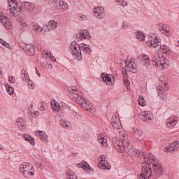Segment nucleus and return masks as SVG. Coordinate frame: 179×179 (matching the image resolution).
Wrapping results in <instances>:
<instances>
[{
	"label": "nucleus",
	"instance_id": "nucleus-1",
	"mask_svg": "<svg viewBox=\"0 0 179 179\" xmlns=\"http://www.w3.org/2000/svg\"><path fill=\"white\" fill-rule=\"evenodd\" d=\"M112 143L114 148L117 150L119 153H124L127 152L129 156L131 157H136L139 150H136L134 148H129V141L126 138H122V140L118 138H113Z\"/></svg>",
	"mask_w": 179,
	"mask_h": 179
},
{
	"label": "nucleus",
	"instance_id": "nucleus-2",
	"mask_svg": "<svg viewBox=\"0 0 179 179\" xmlns=\"http://www.w3.org/2000/svg\"><path fill=\"white\" fill-rule=\"evenodd\" d=\"M150 37H152L153 39H150V42H148V45L150 47H152L153 48H156V47H159L161 52L163 54H170L171 52V49L170 47L167 46L166 45H160V42L159 39L155 35V34H150Z\"/></svg>",
	"mask_w": 179,
	"mask_h": 179
},
{
	"label": "nucleus",
	"instance_id": "nucleus-3",
	"mask_svg": "<svg viewBox=\"0 0 179 179\" xmlns=\"http://www.w3.org/2000/svg\"><path fill=\"white\" fill-rule=\"evenodd\" d=\"M20 171L26 178H31L34 176V167L29 162H24L20 165Z\"/></svg>",
	"mask_w": 179,
	"mask_h": 179
},
{
	"label": "nucleus",
	"instance_id": "nucleus-4",
	"mask_svg": "<svg viewBox=\"0 0 179 179\" xmlns=\"http://www.w3.org/2000/svg\"><path fill=\"white\" fill-rule=\"evenodd\" d=\"M69 48L71 55L74 57L76 61H82V59H83V57H82V45L73 41L70 44Z\"/></svg>",
	"mask_w": 179,
	"mask_h": 179
},
{
	"label": "nucleus",
	"instance_id": "nucleus-5",
	"mask_svg": "<svg viewBox=\"0 0 179 179\" xmlns=\"http://www.w3.org/2000/svg\"><path fill=\"white\" fill-rule=\"evenodd\" d=\"M43 2H46L50 6H55L59 12L64 13L67 10L69 6L68 3L64 0H59L57 2V0H43Z\"/></svg>",
	"mask_w": 179,
	"mask_h": 179
},
{
	"label": "nucleus",
	"instance_id": "nucleus-6",
	"mask_svg": "<svg viewBox=\"0 0 179 179\" xmlns=\"http://www.w3.org/2000/svg\"><path fill=\"white\" fill-rule=\"evenodd\" d=\"M8 6L10 13L15 17H17L22 13V10H23L22 3H18L16 0H9Z\"/></svg>",
	"mask_w": 179,
	"mask_h": 179
},
{
	"label": "nucleus",
	"instance_id": "nucleus-7",
	"mask_svg": "<svg viewBox=\"0 0 179 179\" xmlns=\"http://www.w3.org/2000/svg\"><path fill=\"white\" fill-rule=\"evenodd\" d=\"M152 159H147V162H143L141 164V175L144 176L147 178L152 177Z\"/></svg>",
	"mask_w": 179,
	"mask_h": 179
},
{
	"label": "nucleus",
	"instance_id": "nucleus-8",
	"mask_svg": "<svg viewBox=\"0 0 179 179\" xmlns=\"http://www.w3.org/2000/svg\"><path fill=\"white\" fill-rule=\"evenodd\" d=\"M152 65L154 66H158L159 68L162 67V68H168L169 64H167V59L164 58V57L159 55H155L152 57Z\"/></svg>",
	"mask_w": 179,
	"mask_h": 179
},
{
	"label": "nucleus",
	"instance_id": "nucleus-9",
	"mask_svg": "<svg viewBox=\"0 0 179 179\" xmlns=\"http://www.w3.org/2000/svg\"><path fill=\"white\" fill-rule=\"evenodd\" d=\"M68 92H69V97L73 100V101H76L81 96L83 93L79 91L76 87L73 86L68 88Z\"/></svg>",
	"mask_w": 179,
	"mask_h": 179
},
{
	"label": "nucleus",
	"instance_id": "nucleus-10",
	"mask_svg": "<svg viewBox=\"0 0 179 179\" xmlns=\"http://www.w3.org/2000/svg\"><path fill=\"white\" fill-rule=\"evenodd\" d=\"M164 83V87L159 85L158 87H157L156 89L160 99H162L163 101H166L167 100V92H166V90H169V87L167 85V83Z\"/></svg>",
	"mask_w": 179,
	"mask_h": 179
},
{
	"label": "nucleus",
	"instance_id": "nucleus-11",
	"mask_svg": "<svg viewBox=\"0 0 179 179\" xmlns=\"http://www.w3.org/2000/svg\"><path fill=\"white\" fill-rule=\"evenodd\" d=\"M151 164L156 177L163 176V166L162 164L155 162V158L152 159Z\"/></svg>",
	"mask_w": 179,
	"mask_h": 179
},
{
	"label": "nucleus",
	"instance_id": "nucleus-12",
	"mask_svg": "<svg viewBox=\"0 0 179 179\" xmlns=\"http://www.w3.org/2000/svg\"><path fill=\"white\" fill-rule=\"evenodd\" d=\"M99 160L100 162L98 163L99 169L102 170H111V165L107 162V156L101 155Z\"/></svg>",
	"mask_w": 179,
	"mask_h": 179
},
{
	"label": "nucleus",
	"instance_id": "nucleus-13",
	"mask_svg": "<svg viewBox=\"0 0 179 179\" xmlns=\"http://www.w3.org/2000/svg\"><path fill=\"white\" fill-rule=\"evenodd\" d=\"M32 30L36 34H41V36H45L47 34V29H44V28L40 26L37 22H34L32 24Z\"/></svg>",
	"mask_w": 179,
	"mask_h": 179
},
{
	"label": "nucleus",
	"instance_id": "nucleus-14",
	"mask_svg": "<svg viewBox=\"0 0 179 179\" xmlns=\"http://www.w3.org/2000/svg\"><path fill=\"white\" fill-rule=\"evenodd\" d=\"M76 38H78V41H80L81 40H90L92 38V36H90V34L87 30H80L77 34H76Z\"/></svg>",
	"mask_w": 179,
	"mask_h": 179
},
{
	"label": "nucleus",
	"instance_id": "nucleus-15",
	"mask_svg": "<svg viewBox=\"0 0 179 179\" xmlns=\"http://www.w3.org/2000/svg\"><path fill=\"white\" fill-rule=\"evenodd\" d=\"M126 66L127 67L129 72H131V73H136L138 72V68L136 63L135 62V59H131Z\"/></svg>",
	"mask_w": 179,
	"mask_h": 179
},
{
	"label": "nucleus",
	"instance_id": "nucleus-16",
	"mask_svg": "<svg viewBox=\"0 0 179 179\" xmlns=\"http://www.w3.org/2000/svg\"><path fill=\"white\" fill-rule=\"evenodd\" d=\"M23 50L24 51H25L27 55H29V57H33V55H34V53L36 52L33 44L24 43Z\"/></svg>",
	"mask_w": 179,
	"mask_h": 179
},
{
	"label": "nucleus",
	"instance_id": "nucleus-17",
	"mask_svg": "<svg viewBox=\"0 0 179 179\" xmlns=\"http://www.w3.org/2000/svg\"><path fill=\"white\" fill-rule=\"evenodd\" d=\"M22 10H27V12H33L36 9V6L34 3L24 1L21 3Z\"/></svg>",
	"mask_w": 179,
	"mask_h": 179
},
{
	"label": "nucleus",
	"instance_id": "nucleus-18",
	"mask_svg": "<svg viewBox=\"0 0 179 179\" xmlns=\"http://www.w3.org/2000/svg\"><path fill=\"white\" fill-rule=\"evenodd\" d=\"M141 118L143 122H150L153 120V114L149 111H144L141 113Z\"/></svg>",
	"mask_w": 179,
	"mask_h": 179
},
{
	"label": "nucleus",
	"instance_id": "nucleus-19",
	"mask_svg": "<svg viewBox=\"0 0 179 179\" xmlns=\"http://www.w3.org/2000/svg\"><path fill=\"white\" fill-rule=\"evenodd\" d=\"M178 149H179V141H176L171 144H170L169 145L166 146L164 148V151L169 153L170 152H173V150H178Z\"/></svg>",
	"mask_w": 179,
	"mask_h": 179
},
{
	"label": "nucleus",
	"instance_id": "nucleus-20",
	"mask_svg": "<svg viewBox=\"0 0 179 179\" xmlns=\"http://www.w3.org/2000/svg\"><path fill=\"white\" fill-rule=\"evenodd\" d=\"M177 122H178V117L171 116L166 120V127L167 128H173L177 125Z\"/></svg>",
	"mask_w": 179,
	"mask_h": 179
},
{
	"label": "nucleus",
	"instance_id": "nucleus-21",
	"mask_svg": "<svg viewBox=\"0 0 179 179\" xmlns=\"http://www.w3.org/2000/svg\"><path fill=\"white\" fill-rule=\"evenodd\" d=\"M101 78L102 81H103L108 85H113V76L107 74L106 73H103L101 74Z\"/></svg>",
	"mask_w": 179,
	"mask_h": 179
},
{
	"label": "nucleus",
	"instance_id": "nucleus-22",
	"mask_svg": "<svg viewBox=\"0 0 179 179\" xmlns=\"http://www.w3.org/2000/svg\"><path fill=\"white\" fill-rule=\"evenodd\" d=\"M75 103L79 104L81 107H84V108H86V106H90V102L86 101L83 94L78 99H76Z\"/></svg>",
	"mask_w": 179,
	"mask_h": 179
},
{
	"label": "nucleus",
	"instance_id": "nucleus-23",
	"mask_svg": "<svg viewBox=\"0 0 179 179\" xmlns=\"http://www.w3.org/2000/svg\"><path fill=\"white\" fill-rule=\"evenodd\" d=\"M94 15L98 17V19H103L104 17V8L101 7H95Z\"/></svg>",
	"mask_w": 179,
	"mask_h": 179
},
{
	"label": "nucleus",
	"instance_id": "nucleus-24",
	"mask_svg": "<svg viewBox=\"0 0 179 179\" xmlns=\"http://www.w3.org/2000/svg\"><path fill=\"white\" fill-rule=\"evenodd\" d=\"M35 135L41 139V141H43V142H48V136L45 134V132L40 130H37L35 131Z\"/></svg>",
	"mask_w": 179,
	"mask_h": 179
},
{
	"label": "nucleus",
	"instance_id": "nucleus-25",
	"mask_svg": "<svg viewBox=\"0 0 179 179\" xmlns=\"http://www.w3.org/2000/svg\"><path fill=\"white\" fill-rule=\"evenodd\" d=\"M1 22L3 24L4 27H6V29H7L8 30H12L13 25H12V22H10L8 20L7 16H3V17L1 18Z\"/></svg>",
	"mask_w": 179,
	"mask_h": 179
},
{
	"label": "nucleus",
	"instance_id": "nucleus-26",
	"mask_svg": "<svg viewBox=\"0 0 179 179\" xmlns=\"http://www.w3.org/2000/svg\"><path fill=\"white\" fill-rule=\"evenodd\" d=\"M137 161H138L139 163H143V162H148L149 159L146 157L145 155V152H142L141 150H138V152L137 153Z\"/></svg>",
	"mask_w": 179,
	"mask_h": 179
},
{
	"label": "nucleus",
	"instance_id": "nucleus-27",
	"mask_svg": "<svg viewBox=\"0 0 179 179\" xmlns=\"http://www.w3.org/2000/svg\"><path fill=\"white\" fill-rule=\"evenodd\" d=\"M48 29H46L47 31H51V30H55L57 29V23L54 20H50L48 22V24L46 25Z\"/></svg>",
	"mask_w": 179,
	"mask_h": 179
},
{
	"label": "nucleus",
	"instance_id": "nucleus-28",
	"mask_svg": "<svg viewBox=\"0 0 179 179\" xmlns=\"http://www.w3.org/2000/svg\"><path fill=\"white\" fill-rule=\"evenodd\" d=\"M141 64L144 66H149L150 65V58L149 56L144 55L142 56Z\"/></svg>",
	"mask_w": 179,
	"mask_h": 179
},
{
	"label": "nucleus",
	"instance_id": "nucleus-29",
	"mask_svg": "<svg viewBox=\"0 0 179 179\" xmlns=\"http://www.w3.org/2000/svg\"><path fill=\"white\" fill-rule=\"evenodd\" d=\"M16 123L20 129H23L24 125H26V121L22 117H18L16 119Z\"/></svg>",
	"mask_w": 179,
	"mask_h": 179
},
{
	"label": "nucleus",
	"instance_id": "nucleus-30",
	"mask_svg": "<svg viewBox=\"0 0 179 179\" xmlns=\"http://www.w3.org/2000/svg\"><path fill=\"white\" fill-rule=\"evenodd\" d=\"M159 31L166 36H170V29H168L166 25L159 26Z\"/></svg>",
	"mask_w": 179,
	"mask_h": 179
},
{
	"label": "nucleus",
	"instance_id": "nucleus-31",
	"mask_svg": "<svg viewBox=\"0 0 179 179\" xmlns=\"http://www.w3.org/2000/svg\"><path fill=\"white\" fill-rule=\"evenodd\" d=\"M80 45H82L81 50L85 52V54H91L92 53V47L90 45H87L86 44L82 43Z\"/></svg>",
	"mask_w": 179,
	"mask_h": 179
},
{
	"label": "nucleus",
	"instance_id": "nucleus-32",
	"mask_svg": "<svg viewBox=\"0 0 179 179\" xmlns=\"http://www.w3.org/2000/svg\"><path fill=\"white\" fill-rule=\"evenodd\" d=\"M22 138L29 142L31 145H35L36 141H34V138L33 137L30 136L29 134H23Z\"/></svg>",
	"mask_w": 179,
	"mask_h": 179
},
{
	"label": "nucleus",
	"instance_id": "nucleus-33",
	"mask_svg": "<svg viewBox=\"0 0 179 179\" xmlns=\"http://www.w3.org/2000/svg\"><path fill=\"white\" fill-rule=\"evenodd\" d=\"M98 142L101 143L102 146H104L106 143H107V140L104 138V134L103 133H100L98 134Z\"/></svg>",
	"mask_w": 179,
	"mask_h": 179
},
{
	"label": "nucleus",
	"instance_id": "nucleus-34",
	"mask_svg": "<svg viewBox=\"0 0 179 179\" xmlns=\"http://www.w3.org/2000/svg\"><path fill=\"white\" fill-rule=\"evenodd\" d=\"M111 125H112L113 129L118 130V129H121V128H122V125H121V122H120V121L113 120L111 122Z\"/></svg>",
	"mask_w": 179,
	"mask_h": 179
},
{
	"label": "nucleus",
	"instance_id": "nucleus-35",
	"mask_svg": "<svg viewBox=\"0 0 179 179\" xmlns=\"http://www.w3.org/2000/svg\"><path fill=\"white\" fill-rule=\"evenodd\" d=\"M136 36L138 40L139 41H145V38H146V36H145V34H143V31H138L136 32Z\"/></svg>",
	"mask_w": 179,
	"mask_h": 179
},
{
	"label": "nucleus",
	"instance_id": "nucleus-36",
	"mask_svg": "<svg viewBox=\"0 0 179 179\" xmlns=\"http://www.w3.org/2000/svg\"><path fill=\"white\" fill-rule=\"evenodd\" d=\"M59 124L63 128H65L66 129H68L69 128V122L65 119H62L59 120Z\"/></svg>",
	"mask_w": 179,
	"mask_h": 179
},
{
	"label": "nucleus",
	"instance_id": "nucleus-37",
	"mask_svg": "<svg viewBox=\"0 0 179 179\" xmlns=\"http://www.w3.org/2000/svg\"><path fill=\"white\" fill-rule=\"evenodd\" d=\"M21 76L24 82H27V80H30V78H29V73L24 70H22L21 71Z\"/></svg>",
	"mask_w": 179,
	"mask_h": 179
},
{
	"label": "nucleus",
	"instance_id": "nucleus-38",
	"mask_svg": "<svg viewBox=\"0 0 179 179\" xmlns=\"http://www.w3.org/2000/svg\"><path fill=\"white\" fill-rule=\"evenodd\" d=\"M6 89L8 94H10V96H12L15 92V89H13V87L10 86L9 84L6 85Z\"/></svg>",
	"mask_w": 179,
	"mask_h": 179
},
{
	"label": "nucleus",
	"instance_id": "nucleus-39",
	"mask_svg": "<svg viewBox=\"0 0 179 179\" xmlns=\"http://www.w3.org/2000/svg\"><path fill=\"white\" fill-rule=\"evenodd\" d=\"M138 102L139 106H141V107H145V106H146V101H145L143 96H140L138 97Z\"/></svg>",
	"mask_w": 179,
	"mask_h": 179
},
{
	"label": "nucleus",
	"instance_id": "nucleus-40",
	"mask_svg": "<svg viewBox=\"0 0 179 179\" xmlns=\"http://www.w3.org/2000/svg\"><path fill=\"white\" fill-rule=\"evenodd\" d=\"M0 44H1V45H3V47H6V48H8V50H12V48H10V45H9V43H8L3 39L0 38Z\"/></svg>",
	"mask_w": 179,
	"mask_h": 179
},
{
	"label": "nucleus",
	"instance_id": "nucleus-41",
	"mask_svg": "<svg viewBox=\"0 0 179 179\" xmlns=\"http://www.w3.org/2000/svg\"><path fill=\"white\" fill-rule=\"evenodd\" d=\"M116 2L120 6H123V8H125V6H128V3L124 0H117Z\"/></svg>",
	"mask_w": 179,
	"mask_h": 179
},
{
	"label": "nucleus",
	"instance_id": "nucleus-42",
	"mask_svg": "<svg viewBox=\"0 0 179 179\" xmlns=\"http://www.w3.org/2000/svg\"><path fill=\"white\" fill-rule=\"evenodd\" d=\"M45 55H47V57H50V59L52 62H57V59L54 57L52 53H51V52L48 53V52H45Z\"/></svg>",
	"mask_w": 179,
	"mask_h": 179
},
{
	"label": "nucleus",
	"instance_id": "nucleus-43",
	"mask_svg": "<svg viewBox=\"0 0 179 179\" xmlns=\"http://www.w3.org/2000/svg\"><path fill=\"white\" fill-rule=\"evenodd\" d=\"M67 179H78L76 175L71 173V171L66 172Z\"/></svg>",
	"mask_w": 179,
	"mask_h": 179
},
{
	"label": "nucleus",
	"instance_id": "nucleus-44",
	"mask_svg": "<svg viewBox=\"0 0 179 179\" xmlns=\"http://www.w3.org/2000/svg\"><path fill=\"white\" fill-rule=\"evenodd\" d=\"M122 29H123V30H127V29H128V27H129V24H128V22L124 21L122 22Z\"/></svg>",
	"mask_w": 179,
	"mask_h": 179
},
{
	"label": "nucleus",
	"instance_id": "nucleus-45",
	"mask_svg": "<svg viewBox=\"0 0 179 179\" xmlns=\"http://www.w3.org/2000/svg\"><path fill=\"white\" fill-rule=\"evenodd\" d=\"M122 73L123 75V79L125 80L127 79V76H128V71H127V69H124V70L122 71Z\"/></svg>",
	"mask_w": 179,
	"mask_h": 179
},
{
	"label": "nucleus",
	"instance_id": "nucleus-46",
	"mask_svg": "<svg viewBox=\"0 0 179 179\" xmlns=\"http://www.w3.org/2000/svg\"><path fill=\"white\" fill-rule=\"evenodd\" d=\"M87 166L84 167V170H86L88 173H93V169L90 168V166H89L88 164H87Z\"/></svg>",
	"mask_w": 179,
	"mask_h": 179
},
{
	"label": "nucleus",
	"instance_id": "nucleus-47",
	"mask_svg": "<svg viewBox=\"0 0 179 179\" xmlns=\"http://www.w3.org/2000/svg\"><path fill=\"white\" fill-rule=\"evenodd\" d=\"M123 82H124V86H126L127 87H128L129 85H131V82L127 78H125V80H124L123 78Z\"/></svg>",
	"mask_w": 179,
	"mask_h": 179
},
{
	"label": "nucleus",
	"instance_id": "nucleus-48",
	"mask_svg": "<svg viewBox=\"0 0 179 179\" xmlns=\"http://www.w3.org/2000/svg\"><path fill=\"white\" fill-rule=\"evenodd\" d=\"M9 82H10V83H15L16 82V79L15 78V77L10 76Z\"/></svg>",
	"mask_w": 179,
	"mask_h": 179
},
{
	"label": "nucleus",
	"instance_id": "nucleus-49",
	"mask_svg": "<svg viewBox=\"0 0 179 179\" xmlns=\"http://www.w3.org/2000/svg\"><path fill=\"white\" fill-rule=\"evenodd\" d=\"M36 167L38 169H41V170H43L44 166H43V164L40 163V162H37L36 163Z\"/></svg>",
	"mask_w": 179,
	"mask_h": 179
},
{
	"label": "nucleus",
	"instance_id": "nucleus-50",
	"mask_svg": "<svg viewBox=\"0 0 179 179\" xmlns=\"http://www.w3.org/2000/svg\"><path fill=\"white\" fill-rule=\"evenodd\" d=\"M150 178H147L144 175L141 174L140 176H138L137 179H149Z\"/></svg>",
	"mask_w": 179,
	"mask_h": 179
},
{
	"label": "nucleus",
	"instance_id": "nucleus-51",
	"mask_svg": "<svg viewBox=\"0 0 179 179\" xmlns=\"http://www.w3.org/2000/svg\"><path fill=\"white\" fill-rule=\"evenodd\" d=\"M80 17V19H82V20H87V16H86L85 15H81Z\"/></svg>",
	"mask_w": 179,
	"mask_h": 179
},
{
	"label": "nucleus",
	"instance_id": "nucleus-52",
	"mask_svg": "<svg viewBox=\"0 0 179 179\" xmlns=\"http://www.w3.org/2000/svg\"><path fill=\"white\" fill-rule=\"evenodd\" d=\"M3 16H6L3 15V13H2V11H0V20H1V19H3Z\"/></svg>",
	"mask_w": 179,
	"mask_h": 179
},
{
	"label": "nucleus",
	"instance_id": "nucleus-53",
	"mask_svg": "<svg viewBox=\"0 0 179 179\" xmlns=\"http://www.w3.org/2000/svg\"><path fill=\"white\" fill-rule=\"evenodd\" d=\"M33 83H31V81H29V80H28V85H29V87H30V86H31V87H33V84H32Z\"/></svg>",
	"mask_w": 179,
	"mask_h": 179
},
{
	"label": "nucleus",
	"instance_id": "nucleus-54",
	"mask_svg": "<svg viewBox=\"0 0 179 179\" xmlns=\"http://www.w3.org/2000/svg\"><path fill=\"white\" fill-rule=\"evenodd\" d=\"M35 70H36V73L38 74V77L40 78L41 76V74L38 73V70L37 69V68H35Z\"/></svg>",
	"mask_w": 179,
	"mask_h": 179
},
{
	"label": "nucleus",
	"instance_id": "nucleus-55",
	"mask_svg": "<svg viewBox=\"0 0 179 179\" xmlns=\"http://www.w3.org/2000/svg\"><path fill=\"white\" fill-rule=\"evenodd\" d=\"M34 114L35 117H38V115H40V113L38 111L34 112Z\"/></svg>",
	"mask_w": 179,
	"mask_h": 179
},
{
	"label": "nucleus",
	"instance_id": "nucleus-56",
	"mask_svg": "<svg viewBox=\"0 0 179 179\" xmlns=\"http://www.w3.org/2000/svg\"><path fill=\"white\" fill-rule=\"evenodd\" d=\"M42 110L44 111V110H45V108H48V106L45 105V106L42 107Z\"/></svg>",
	"mask_w": 179,
	"mask_h": 179
},
{
	"label": "nucleus",
	"instance_id": "nucleus-57",
	"mask_svg": "<svg viewBox=\"0 0 179 179\" xmlns=\"http://www.w3.org/2000/svg\"><path fill=\"white\" fill-rule=\"evenodd\" d=\"M2 69H0V79H2Z\"/></svg>",
	"mask_w": 179,
	"mask_h": 179
},
{
	"label": "nucleus",
	"instance_id": "nucleus-58",
	"mask_svg": "<svg viewBox=\"0 0 179 179\" xmlns=\"http://www.w3.org/2000/svg\"><path fill=\"white\" fill-rule=\"evenodd\" d=\"M22 26H23V27H27V24L25 23V22H24V23L22 24Z\"/></svg>",
	"mask_w": 179,
	"mask_h": 179
},
{
	"label": "nucleus",
	"instance_id": "nucleus-59",
	"mask_svg": "<svg viewBox=\"0 0 179 179\" xmlns=\"http://www.w3.org/2000/svg\"><path fill=\"white\" fill-rule=\"evenodd\" d=\"M59 107V103H55V107Z\"/></svg>",
	"mask_w": 179,
	"mask_h": 179
},
{
	"label": "nucleus",
	"instance_id": "nucleus-60",
	"mask_svg": "<svg viewBox=\"0 0 179 179\" xmlns=\"http://www.w3.org/2000/svg\"><path fill=\"white\" fill-rule=\"evenodd\" d=\"M138 136H142V131H138Z\"/></svg>",
	"mask_w": 179,
	"mask_h": 179
},
{
	"label": "nucleus",
	"instance_id": "nucleus-61",
	"mask_svg": "<svg viewBox=\"0 0 179 179\" xmlns=\"http://www.w3.org/2000/svg\"><path fill=\"white\" fill-rule=\"evenodd\" d=\"M0 149H3V145H0Z\"/></svg>",
	"mask_w": 179,
	"mask_h": 179
},
{
	"label": "nucleus",
	"instance_id": "nucleus-62",
	"mask_svg": "<svg viewBox=\"0 0 179 179\" xmlns=\"http://www.w3.org/2000/svg\"><path fill=\"white\" fill-rule=\"evenodd\" d=\"M76 115L78 114V113L75 112Z\"/></svg>",
	"mask_w": 179,
	"mask_h": 179
},
{
	"label": "nucleus",
	"instance_id": "nucleus-63",
	"mask_svg": "<svg viewBox=\"0 0 179 179\" xmlns=\"http://www.w3.org/2000/svg\"><path fill=\"white\" fill-rule=\"evenodd\" d=\"M178 43H179V41H178Z\"/></svg>",
	"mask_w": 179,
	"mask_h": 179
}]
</instances>
